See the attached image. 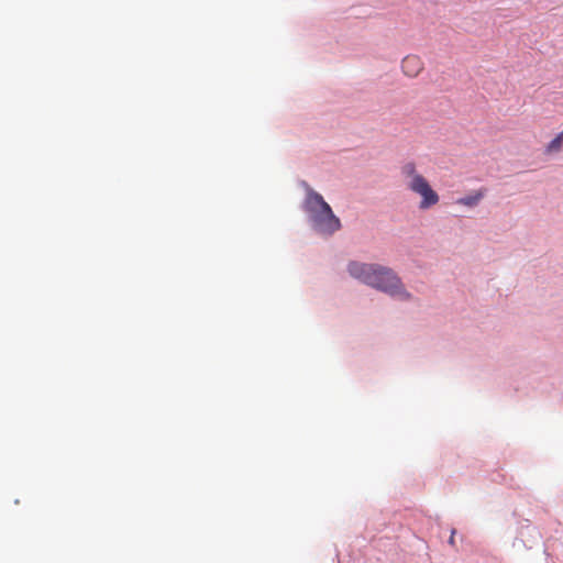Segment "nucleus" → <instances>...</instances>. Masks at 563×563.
Returning <instances> with one entry per match:
<instances>
[{
  "mask_svg": "<svg viewBox=\"0 0 563 563\" xmlns=\"http://www.w3.org/2000/svg\"><path fill=\"white\" fill-rule=\"evenodd\" d=\"M562 144H563V131L556 135V137H554L548 145L547 147V152L551 153V152H558L561 150L562 147Z\"/></svg>",
  "mask_w": 563,
  "mask_h": 563,
  "instance_id": "423d86ee",
  "label": "nucleus"
},
{
  "mask_svg": "<svg viewBox=\"0 0 563 563\" xmlns=\"http://www.w3.org/2000/svg\"><path fill=\"white\" fill-rule=\"evenodd\" d=\"M400 174L405 180L406 188L420 196L419 208L429 209L439 202V195L432 189L427 178L421 175L413 162H407L400 167Z\"/></svg>",
  "mask_w": 563,
  "mask_h": 563,
  "instance_id": "7ed1b4c3",
  "label": "nucleus"
},
{
  "mask_svg": "<svg viewBox=\"0 0 563 563\" xmlns=\"http://www.w3.org/2000/svg\"><path fill=\"white\" fill-rule=\"evenodd\" d=\"M454 534H455V530H453V531H452L451 537H450V539H449V543H450L451 545H454Z\"/></svg>",
  "mask_w": 563,
  "mask_h": 563,
  "instance_id": "0eeeda50",
  "label": "nucleus"
},
{
  "mask_svg": "<svg viewBox=\"0 0 563 563\" xmlns=\"http://www.w3.org/2000/svg\"><path fill=\"white\" fill-rule=\"evenodd\" d=\"M350 275L362 283L385 291L401 299H408L410 295L404 289L400 279L390 268L360 262H351L347 265Z\"/></svg>",
  "mask_w": 563,
  "mask_h": 563,
  "instance_id": "f257e3e1",
  "label": "nucleus"
},
{
  "mask_svg": "<svg viewBox=\"0 0 563 563\" xmlns=\"http://www.w3.org/2000/svg\"><path fill=\"white\" fill-rule=\"evenodd\" d=\"M302 209L308 214L312 228L321 234L332 235L342 227L330 205L311 188L307 190Z\"/></svg>",
  "mask_w": 563,
  "mask_h": 563,
  "instance_id": "f03ea898",
  "label": "nucleus"
},
{
  "mask_svg": "<svg viewBox=\"0 0 563 563\" xmlns=\"http://www.w3.org/2000/svg\"><path fill=\"white\" fill-rule=\"evenodd\" d=\"M484 196L485 189H479L468 196L460 198L457 203L466 207H475L484 198Z\"/></svg>",
  "mask_w": 563,
  "mask_h": 563,
  "instance_id": "39448f33",
  "label": "nucleus"
},
{
  "mask_svg": "<svg viewBox=\"0 0 563 563\" xmlns=\"http://www.w3.org/2000/svg\"><path fill=\"white\" fill-rule=\"evenodd\" d=\"M402 71L408 77H417L423 69V62L418 55H407L401 63Z\"/></svg>",
  "mask_w": 563,
  "mask_h": 563,
  "instance_id": "20e7f679",
  "label": "nucleus"
}]
</instances>
